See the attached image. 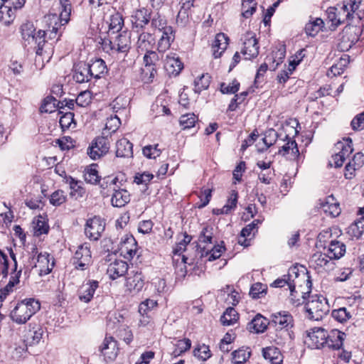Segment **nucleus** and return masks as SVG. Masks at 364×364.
I'll list each match as a JSON object with an SVG mask.
<instances>
[{
    "label": "nucleus",
    "instance_id": "obj_5",
    "mask_svg": "<svg viewBox=\"0 0 364 364\" xmlns=\"http://www.w3.org/2000/svg\"><path fill=\"white\" fill-rule=\"evenodd\" d=\"M104 48L109 49L113 53L127 54L131 48L130 33L124 31L109 40L104 41Z\"/></svg>",
    "mask_w": 364,
    "mask_h": 364
},
{
    "label": "nucleus",
    "instance_id": "obj_4",
    "mask_svg": "<svg viewBox=\"0 0 364 364\" xmlns=\"http://www.w3.org/2000/svg\"><path fill=\"white\" fill-rule=\"evenodd\" d=\"M59 11L60 14L58 16L55 14H49L46 18L50 24L52 26V30L50 31V37L52 38L53 33H57L58 28L61 26L65 25L70 21V16L72 11V5L69 0H60Z\"/></svg>",
    "mask_w": 364,
    "mask_h": 364
},
{
    "label": "nucleus",
    "instance_id": "obj_12",
    "mask_svg": "<svg viewBox=\"0 0 364 364\" xmlns=\"http://www.w3.org/2000/svg\"><path fill=\"white\" fill-rule=\"evenodd\" d=\"M328 333L323 328H317L308 333V344L313 348H321L326 346Z\"/></svg>",
    "mask_w": 364,
    "mask_h": 364
},
{
    "label": "nucleus",
    "instance_id": "obj_31",
    "mask_svg": "<svg viewBox=\"0 0 364 364\" xmlns=\"http://www.w3.org/2000/svg\"><path fill=\"white\" fill-rule=\"evenodd\" d=\"M107 23L109 26L108 35L110 36L122 30L124 26V19L119 12L114 11V14L110 15Z\"/></svg>",
    "mask_w": 364,
    "mask_h": 364
},
{
    "label": "nucleus",
    "instance_id": "obj_53",
    "mask_svg": "<svg viewBox=\"0 0 364 364\" xmlns=\"http://www.w3.org/2000/svg\"><path fill=\"white\" fill-rule=\"evenodd\" d=\"M191 346V341L188 338H184L181 340H178L176 345L175 349L173 351L172 354L176 357L181 355L183 353L189 350Z\"/></svg>",
    "mask_w": 364,
    "mask_h": 364
},
{
    "label": "nucleus",
    "instance_id": "obj_29",
    "mask_svg": "<svg viewBox=\"0 0 364 364\" xmlns=\"http://www.w3.org/2000/svg\"><path fill=\"white\" fill-rule=\"evenodd\" d=\"M29 327L30 328L24 336L25 341L29 345L38 344L43 338L44 329L38 325H34L32 327L30 325Z\"/></svg>",
    "mask_w": 364,
    "mask_h": 364
},
{
    "label": "nucleus",
    "instance_id": "obj_8",
    "mask_svg": "<svg viewBox=\"0 0 364 364\" xmlns=\"http://www.w3.org/2000/svg\"><path fill=\"white\" fill-rule=\"evenodd\" d=\"M105 228V223L99 216H95L87 220L85 226V233L92 240H97Z\"/></svg>",
    "mask_w": 364,
    "mask_h": 364
},
{
    "label": "nucleus",
    "instance_id": "obj_28",
    "mask_svg": "<svg viewBox=\"0 0 364 364\" xmlns=\"http://www.w3.org/2000/svg\"><path fill=\"white\" fill-rule=\"evenodd\" d=\"M116 156L129 158L133 156V144L127 139L122 138L116 143Z\"/></svg>",
    "mask_w": 364,
    "mask_h": 364
},
{
    "label": "nucleus",
    "instance_id": "obj_21",
    "mask_svg": "<svg viewBox=\"0 0 364 364\" xmlns=\"http://www.w3.org/2000/svg\"><path fill=\"white\" fill-rule=\"evenodd\" d=\"M144 284V278L141 272H136L127 278L126 286L130 292H139Z\"/></svg>",
    "mask_w": 364,
    "mask_h": 364
},
{
    "label": "nucleus",
    "instance_id": "obj_64",
    "mask_svg": "<svg viewBox=\"0 0 364 364\" xmlns=\"http://www.w3.org/2000/svg\"><path fill=\"white\" fill-rule=\"evenodd\" d=\"M193 353L196 357L203 361L208 360L211 356L209 347L205 344L199 346L198 348H195Z\"/></svg>",
    "mask_w": 364,
    "mask_h": 364
},
{
    "label": "nucleus",
    "instance_id": "obj_33",
    "mask_svg": "<svg viewBox=\"0 0 364 364\" xmlns=\"http://www.w3.org/2000/svg\"><path fill=\"white\" fill-rule=\"evenodd\" d=\"M262 355L264 359L269 360L272 364H281L282 363L283 356L280 350L273 346L263 348Z\"/></svg>",
    "mask_w": 364,
    "mask_h": 364
},
{
    "label": "nucleus",
    "instance_id": "obj_34",
    "mask_svg": "<svg viewBox=\"0 0 364 364\" xmlns=\"http://www.w3.org/2000/svg\"><path fill=\"white\" fill-rule=\"evenodd\" d=\"M269 323L267 319L258 314L255 318L248 323V328L250 331L255 333H263L267 328Z\"/></svg>",
    "mask_w": 364,
    "mask_h": 364
},
{
    "label": "nucleus",
    "instance_id": "obj_20",
    "mask_svg": "<svg viewBox=\"0 0 364 364\" xmlns=\"http://www.w3.org/2000/svg\"><path fill=\"white\" fill-rule=\"evenodd\" d=\"M346 336L345 333L338 329H332L330 333H328L326 346L333 350H338L343 346Z\"/></svg>",
    "mask_w": 364,
    "mask_h": 364
},
{
    "label": "nucleus",
    "instance_id": "obj_43",
    "mask_svg": "<svg viewBox=\"0 0 364 364\" xmlns=\"http://www.w3.org/2000/svg\"><path fill=\"white\" fill-rule=\"evenodd\" d=\"M156 75V66H144L141 68V79L144 83L149 84L153 82Z\"/></svg>",
    "mask_w": 364,
    "mask_h": 364
},
{
    "label": "nucleus",
    "instance_id": "obj_55",
    "mask_svg": "<svg viewBox=\"0 0 364 364\" xmlns=\"http://www.w3.org/2000/svg\"><path fill=\"white\" fill-rule=\"evenodd\" d=\"M98 183H100L101 188L103 190L107 189L108 191H113V190L116 188H119V186L117 185V177H112L109 176L105 177L102 181L100 180V182Z\"/></svg>",
    "mask_w": 364,
    "mask_h": 364
},
{
    "label": "nucleus",
    "instance_id": "obj_2",
    "mask_svg": "<svg viewBox=\"0 0 364 364\" xmlns=\"http://www.w3.org/2000/svg\"><path fill=\"white\" fill-rule=\"evenodd\" d=\"M299 276V274L298 272V269L296 267H292L289 269L287 274L284 275L282 278H279L276 279L271 284V286L274 287H283L286 284H287L291 291L290 299L291 301V303L296 306L301 304L306 299V294L304 292H301V294H302L301 299L296 298V296L295 294L297 293V291L295 290L297 284L295 279L298 278Z\"/></svg>",
    "mask_w": 364,
    "mask_h": 364
},
{
    "label": "nucleus",
    "instance_id": "obj_10",
    "mask_svg": "<svg viewBox=\"0 0 364 364\" xmlns=\"http://www.w3.org/2000/svg\"><path fill=\"white\" fill-rule=\"evenodd\" d=\"M272 322L281 328V334L290 336L289 328L293 326L294 319L288 311H280L272 315Z\"/></svg>",
    "mask_w": 364,
    "mask_h": 364
},
{
    "label": "nucleus",
    "instance_id": "obj_7",
    "mask_svg": "<svg viewBox=\"0 0 364 364\" xmlns=\"http://www.w3.org/2000/svg\"><path fill=\"white\" fill-rule=\"evenodd\" d=\"M91 252L90 245L84 243L77 247L73 257V264L78 270H85L91 263Z\"/></svg>",
    "mask_w": 364,
    "mask_h": 364
},
{
    "label": "nucleus",
    "instance_id": "obj_47",
    "mask_svg": "<svg viewBox=\"0 0 364 364\" xmlns=\"http://www.w3.org/2000/svg\"><path fill=\"white\" fill-rule=\"evenodd\" d=\"M361 1L362 0H345L343 1L342 5L343 6V8L353 14V17L354 18L357 17L358 19L361 20L363 16L356 12L361 4Z\"/></svg>",
    "mask_w": 364,
    "mask_h": 364
},
{
    "label": "nucleus",
    "instance_id": "obj_37",
    "mask_svg": "<svg viewBox=\"0 0 364 364\" xmlns=\"http://www.w3.org/2000/svg\"><path fill=\"white\" fill-rule=\"evenodd\" d=\"M328 254L322 252L314 253L310 259V267L319 269L326 267L329 262Z\"/></svg>",
    "mask_w": 364,
    "mask_h": 364
},
{
    "label": "nucleus",
    "instance_id": "obj_54",
    "mask_svg": "<svg viewBox=\"0 0 364 364\" xmlns=\"http://www.w3.org/2000/svg\"><path fill=\"white\" fill-rule=\"evenodd\" d=\"M235 364H243L250 357L251 353L247 349H238L232 353Z\"/></svg>",
    "mask_w": 364,
    "mask_h": 364
},
{
    "label": "nucleus",
    "instance_id": "obj_3",
    "mask_svg": "<svg viewBox=\"0 0 364 364\" xmlns=\"http://www.w3.org/2000/svg\"><path fill=\"white\" fill-rule=\"evenodd\" d=\"M307 317L314 321H320L328 314L330 306L327 299L321 295L311 296L305 305Z\"/></svg>",
    "mask_w": 364,
    "mask_h": 364
},
{
    "label": "nucleus",
    "instance_id": "obj_42",
    "mask_svg": "<svg viewBox=\"0 0 364 364\" xmlns=\"http://www.w3.org/2000/svg\"><path fill=\"white\" fill-rule=\"evenodd\" d=\"M210 82V76L206 74H202L194 81V91L200 93L203 90L208 88Z\"/></svg>",
    "mask_w": 364,
    "mask_h": 364
},
{
    "label": "nucleus",
    "instance_id": "obj_25",
    "mask_svg": "<svg viewBox=\"0 0 364 364\" xmlns=\"http://www.w3.org/2000/svg\"><path fill=\"white\" fill-rule=\"evenodd\" d=\"M346 252V245L344 243L336 240H332L328 247L326 253L328 254V259H338L344 255Z\"/></svg>",
    "mask_w": 364,
    "mask_h": 364
},
{
    "label": "nucleus",
    "instance_id": "obj_16",
    "mask_svg": "<svg viewBox=\"0 0 364 364\" xmlns=\"http://www.w3.org/2000/svg\"><path fill=\"white\" fill-rule=\"evenodd\" d=\"M34 267L39 268L40 275H46L52 271L54 267V261L48 253L41 252L38 255L37 262L35 263Z\"/></svg>",
    "mask_w": 364,
    "mask_h": 364
},
{
    "label": "nucleus",
    "instance_id": "obj_35",
    "mask_svg": "<svg viewBox=\"0 0 364 364\" xmlns=\"http://www.w3.org/2000/svg\"><path fill=\"white\" fill-rule=\"evenodd\" d=\"M181 4V9L176 17V22L178 24L184 26L188 22L189 10L193 6L191 1H180Z\"/></svg>",
    "mask_w": 364,
    "mask_h": 364
},
{
    "label": "nucleus",
    "instance_id": "obj_23",
    "mask_svg": "<svg viewBox=\"0 0 364 364\" xmlns=\"http://www.w3.org/2000/svg\"><path fill=\"white\" fill-rule=\"evenodd\" d=\"M87 65L91 78L100 79L107 71L105 62L101 58L91 60V63Z\"/></svg>",
    "mask_w": 364,
    "mask_h": 364
},
{
    "label": "nucleus",
    "instance_id": "obj_60",
    "mask_svg": "<svg viewBox=\"0 0 364 364\" xmlns=\"http://www.w3.org/2000/svg\"><path fill=\"white\" fill-rule=\"evenodd\" d=\"M151 25L159 31L167 27V21L165 17L159 13L156 14L152 18L151 17Z\"/></svg>",
    "mask_w": 364,
    "mask_h": 364
},
{
    "label": "nucleus",
    "instance_id": "obj_30",
    "mask_svg": "<svg viewBox=\"0 0 364 364\" xmlns=\"http://www.w3.org/2000/svg\"><path fill=\"white\" fill-rule=\"evenodd\" d=\"M73 80L78 83L90 81L92 78L90 75L87 63L80 62L75 66Z\"/></svg>",
    "mask_w": 364,
    "mask_h": 364
},
{
    "label": "nucleus",
    "instance_id": "obj_46",
    "mask_svg": "<svg viewBox=\"0 0 364 364\" xmlns=\"http://www.w3.org/2000/svg\"><path fill=\"white\" fill-rule=\"evenodd\" d=\"M323 26V20L321 18H317L315 21L306 24V33L310 36H315L321 30Z\"/></svg>",
    "mask_w": 364,
    "mask_h": 364
},
{
    "label": "nucleus",
    "instance_id": "obj_13",
    "mask_svg": "<svg viewBox=\"0 0 364 364\" xmlns=\"http://www.w3.org/2000/svg\"><path fill=\"white\" fill-rule=\"evenodd\" d=\"M151 20V15L145 9H138L135 11L131 16V21L132 23V29L136 32L142 31L146 25Z\"/></svg>",
    "mask_w": 364,
    "mask_h": 364
},
{
    "label": "nucleus",
    "instance_id": "obj_50",
    "mask_svg": "<svg viewBox=\"0 0 364 364\" xmlns=\"http://www.w3.org/2000/svg\"><path fill=\"white\" fill-rule=\"evenodd\" d=\"M267 287L260 282L255 283L252 285L250 290V296L252 299H259L264 296L267 294Z\"/></svg>",
    "mask_w": 364,
    "mask_h": 364
},
{
    "label": "nucleus",
    "instance_id": "obj_22",
    "mask_svg": "<svg viewBox=\"0 0 364 364\" xmlns=\"http://www.w3.org/2000/svg\"><path fill=\"white\" fill-rule=\"evenodd\" d=\"M164 68L169 75L177 76L183 68V64L178 57L168 55L164 62Z\"/></svg>",
    "mask_w": 364,
    "mask_h": 364
},
{
    "label": "nucleus",
    "instance_id": "obj_18",
    "mask_svg": "<svg viewBox=\"0 0 364 364\" xmlns=\"http://www.w3.org/2000/svg\"><path fill=\"white\" fill-rule=\"evenodd\" d=\"M128 264L122 259H116L110 263L107 268V274L112 279H116L125 275L128 271Z\"/></svg>",
    "mask_w": 364,
    "mask_h": 364
},
{
    "label": "nucleus",
    "instance_id": "obj_38",
    "mask_svg": "<svg viewBox=\"0 0 364 364\" xmlns=\"http://www.w3.org/2000/svg\"><path fill=\"white\" fill-rule=\"evenodd\" d=\"M364 164V154L361 152L356 153L351 161L346 165V171L353 175V172L360 168Z\"/></svg>",
    "mask_w": 364,
    "mask_h": 364
},
{
    "label": "nucleus",
    "instance_id": "obj_19",
    "mask_svg": "<svg viewBox=\"0 0 364 364\" xmlns=\"http://www.w3.org/2000/svg\"><path fill=\"white\" fill-rule=\"evenodd\" d=\"M228 37L223 33H218L212 43V53L215 58H220L227 49Z\"/></svg>",
    "mask_w": 364,
    "mask_h": 364
},
{
    "label": "nucleus",
    "instance_id": "obj_6",
    "mask_svg": "<svg viewBox=\"0 0 364 364\" xmlns=\"http://www.w3.org/2000/svg\"><path fill=\"white\" fill-rule=\"evenodd\" d=\"M110 148V142L106 136H97L91 143L87 149V155L93 160L100 159L108 153Z\"/></svg>",
    "mask_w": 364,
    "mask_h": 364
},
{
    "label": "nucleus",
    "instance_id": "obj_40",
    "mask_svg": "<svg viewBox=\"0 0 364 364\" xmlns=\"http://www.w3.org/2000/svg\"><path fill=\"white\" fill-rule=\"evenodd\" d=\"M35 31L36 28L31 22L25 23L21 26L22 38L24 41H28V43L34 41V38L36 36Z\"/></svg>",
    "mask_w": 364,
    "mask_h": 364
},
{
    "label": "nucleus",
    "instance_id": "obj_32",
    "mask_svg": "<svg viewBox=\"0 0 364 364\" xmlns=\"http://www.w3.org/2000/svg\"><path fill=\"white\" fill-rule=\"evenodd\" d=\"M136 45L141 50H150L155 45V38L150 33L141 32L138 36Z\"/></svg>",
    "mask_w": 364,
    "mask_h": 364
},
{
    "label": "nucleus",
    "instance_id": "obj_49",
    "mask_svg": "<svg viewBox=\"0 0 364 364\" xmlns=\"http://www.w3.org/2000/svg\"><path fill=\"white\" fill-rule=\"evenodd\" d=\"M277 136V133L274 129H270L266 131L264 133V136L262 139V141L265 145V148L259 149L258 151L259 152H262L267 150L276 142Z\"/></svg>",
    "mask_w": 364,
    "mask_h": 364
},
{
    "label": "nucleus",
    "instance_id": "obj_11",
    "mask_svg": "<svg viewBox=\"0 0 364 364\" xmlns=\"http://www.w3.org/2000/svg\"><path fill=\"white\" fill-rule=\"evenodd\" d=\"M213 228L211 226H205L200 232L197 244V251L200 253V257L208 256L209 248L207 245L213 242Z\"/></svg>",
    "mask_w": 364,
    "mask_h": 364
},
{
    "label": "nucleus",
    "instance_id": "obj_51",
    "mask_svg": "<svg viewBox=\"0 0 364 364\" xmlns=\"http://www.w3.org/2000/svg\"><path fill=\"white\" fill-rule=\"evenodd\" d=\"M58 100L53 96H48L43 100L41 106L40 110L41 112L52 113L58 108Z\"/></svg>",
    "mask_w": 364,
    "mask_h": 364
},
{
    "label": "nucleus",
    "instance_id": "obj_15",
    "mask_svg": "<svg viewBox=\"0 0 364 364\" xmlns=\"http://www.w3.org/2000/svg\"><path fill=\"white\" fill-rule=\"evenodd\" d=\"M98 287L99 282L97 280H88L79 290V299L85 303L90 302Z\"/></svg>",
    "mask_w": 364,
    "mask_h": 364
},
{
    "label": "nucleus",
    "instance_id": "obj_24",
    "mask_svg": "<svg viewBox=\"0 0 364 364\" xmlns=\"http://www.w3.org/2000/svg\"><path fill=\"white\" fill-rule=\"evenodd\" d=\"M111 203L114 207L121 208L124 206L130 201V195L129 192L123 188H116L113 190Z\"/></svg>",
    "mask_w": 364,
    "mask_h": 364
},
{
    "label": "nucleus",
    "instance_id": "obj_62",
    "mask_svg": "<svg viewBox=\"0 0 364 364\" xmlns=\"http://www.w3.org/2000/svg\"><path fill=\"white\" fill-rule=\"evenodd\" d=\"M159 144L147 145L142 149V153L144 156L148 159H156L161 154V150L158 148Z\"/></svg>",
    "mask_w": 364,
    "mask_h": 364
},
{
    "label": "nucleus",
    "instance_id": "obj_56",
    "mask_svg": "<svg viewBox=\"0 0 364 364\" xmlns=\"http://www.w3.org/2000/svg\"><path fill=\"white\" fill-rule=\"evenodd\" d=\"M331 315L333 318L341 323H344L351 318L350 313L345 307L333 310Z\"/></svg>",
    "mask_w": 364,
    "mask_h": 364
},
{
    "label": "nucleus",
    "instance_id": "obj_61",
    "mask_svg": "<svg viewBox=\"0 0 364 364\" xmlns=\"http://www.w3.org/2000/svg\"><path fill=\"white\" fill-rule=\"evenodd\" d=\"M145 51L146 53L143 58L144 66H156V63L159 60L158 53L151 50Z\"/></svg>",
    "mask_w": 364,
    "mask_h": 364
},
{
    "label": "nucleus",
    "instance_id": "obj_17",
    "mask_svg": "<svg viewBox=\"0 0 364 364\" xmlns=\"http://www.w3.org/2000/svg\"><path fill=\"white\" fill-rule=\"evenodd\" d=\"M162 35L158 41V50L164 53L167 50L175 39V31L171 26L165 27L162 31Z\"/></svg>",
    "mask_w": 364,
    "mask_h": 364
},
{
    "label": "nucleus",
    "instance_id": "obj_27",
    "mask_svg": "<svg viewBox=\"0 0 364 364\" xmlns=\"http://www.w3.org/2000/svg\"><path fill=\"white\" fill-rule=\"evenodd\" d=\"M321 208L326 213L333 217H336L341 213L340 205L332 195L326 197L324 201L321 203Z\"/></svg>",
    "mask_w": 364,
    "mask_h": 364
},
{
    "label": "nucleus",
    "instance_id": "obj_9",
    "mask_svg": "<svg viewBox=\"0 0 364 364\" xmlns=\"http://www.w3.org/2000/svg\"><path fill=\"white\" fill-rule=\"evenodd\" d=\"M241 53L245 59L252 60L257 57L259 47L255 36L251 32H247L244 35Z\"/></svg>",
    "mask_w": 364,
    "mask_h": 364
},
{
    "label": "nucleus",
    "instance_id": "obj_41",
    "mask_svg": "<svg viewBox=\"0 0 364 364\" xmlns=\"http://www.w3.org/2000/svg\"><path fill=\"white\" fill-rule=\"evenodd\" d=\"M337 11V19L336 23H338L339 25L344 23L345 22H348L350 23V21H353L354 18L353 17V14L350 13V11H348V10L343 8V6L342 4L337 5L336 7H335Z\"/></svg>",
    "mask_w": 364,
    "mask_h": 364
},
{
    "label": "nucleus",
    "instance_id": "obj_44",
    "mask_svg": "<svg viewBox=\"0 0 364 364\" xmlns=\"http://www.w3.org/2000/svg\"><path fill=\"white\" fill-rule=\"evenodd\" d=\"M349 63L348 58L346 56L345 58H341L339 61L332 65L328 72V76H336L340 75L342 74L344 71L345 68L347 66V65Z\"/></svg>",
    "mask_w": 364,
    "mask_h": 364
},
{
    "label": "nucleus",
    "instance_id": "obj_57",
    "mask_svg": "<svg viewBox=\"0 0 364 364\" xmlns=\"http://www.w3.org/2000/svg\"><path fill=\"white\" fill-rule=\"evenodd\" d=\"M67 196L62 190L54 191L50 196V203L54 206H60L66 201Z\"/></svg>",
    "mask_w": 364,
    "mask_h": 364
},
{
    "label": "nucleus",
    "instance_id": "obj_45",
    "mask_svg": "<svg viewBox=\"0 0 364 364\" xmlns=\"http://www.w3.org/2000/svg\"><path fill=\"white\" fill-rule=\"evenodd\" d=\"M96 164H92L85 171L84 178L87 183L90 184H97L100 182V176L96 168Z\"/></svg>",
    "mask_w": 364,
    "mask_h": 364
},
{
    "label": "nucleus",
    "instance_id": "obj_14",
    "mask_svg": "<svg viewBox=\"0 0 364 364\" xmlns=\"http://www.w3.org/2000/svg\"><path fill=\"white\" fill-rule=\"evenodd\" d=\"M100 351L109 360H114L119 353L117 341L112 336H106L100 346Z\"/></svg>",
    "mask_w": 364,
    "mask_h": 364
},
{
    "label": "nucleus",
    "instance_id": "obj_52",
    "mask_svg": "<svg viewBox=\"0 0 364 364\" xmlns=\"http://www.w3.org/2000/svg\"><path fill=\"white\" fill-rule=\"evenodd\" d=\"M69 186L71 189L70 195L76 199L81 198L85 193L84 188L80 185V182L70 178L69 180Z\"/></svg>",
    "mask_w": 364,
    "mask_h": 364
},
{
    "label": "nucleus",
    "instance_id": "obj_26",
    "mask_svg": "<svg viewBox=\"0 0 364 364\" xmlns=\"http://www.w3.org/2000/svg\"><path fill=\"white\" fill-rule=\"evenodd\" d=\"M52 30V26L49 23L48 29L47 31L39 30L36 33V36L34 38L35 43L37 45L36 48V54L38 55H42L44 51V47L46 45V36L48 35V38L52 39L54 38L57 33H53L51 35L52 38L50 37V33Z\"/></svg>",
    "mask_w": 364,
    "mask_h": 364
},
{
    "label": "nucleus",
    "instance_id": "obj_39",
    "mask_svg": "<svg viewBox=\"0 0 364 364\" xmlns=\"http://www.w3.org/2000/svg\"><path fill=\"white\" fill-rule=\"evenodd\" d=\"M239 315L232 307H228L220 317L223 326H230L237 322Z\"/></svg>",
    "mask_w": 364,
    "mask_h": 364
},
{
    "label": "nucleus",
    "instance_id": "obj_59",
    "mask_svg": "<svg viewBox=\"0 0 364 364\" xmlns=\"http://www.w3.org/2000/svg\"><path fill=\"white\" fill-rule=\"evenodd\" d=\"M197 121V117L193 113L183 114L180 117V124L183 129L193 127Z\"/></svg>",
    "mask_w": 364,
    "mask_h": 364
},
{
    "label": "nucleus",
    "instance_id": "obj_63",
    "mask_svg": "<svg viewBox=\"0 0 364 364\" xmlns=\"http://www.w3.org/2000/svg\"><path fill=\"white\" fill-rule=\"evenodd\" d=\"M240 88V82L237 80H234L231 83L226 84L225 82L220 85V91L223 94H235Z\"/></svg>",
    "mask_w": 364,
    "mask_h": 364
},
{
    "label": "nucleus",
    "instance_id": "obj_58",
    "mask_svg": "<svg viewBox=\"0 0 364 364\" xmlns=\"http://www.w3.org/2000/svg\"><path fill=\"white\" fill-rule=\"evenodd\" d=\"M257 3L255 0H243L242 3V16L249 18L256 11Z\"/></svg>",
    "mask_w": 364,
    "mask_h": 364
},
{
    "label": "nucleus",
    "instance_id": "obj_36",
    "mask_svg": "<svg viewBox=\"0 0 364 364\" xmlns=\"http://www.w3.org/2000/svg\"><path fill=\"white\" fill-rule=\"evenodd\" d=\"M286 138L288 139V141L286 144L282 146V148L279 150L278 154L284 156L289 154L291 151V154L292 156L291 159H296L299 156L297 144L294 140H291L288 136H286Z\"/></svg>",
    "mask_w": 364,
    "mask_h": 364
},
{
    "label": "nucleus",
    "instance_id": "obj_48",
    "mask_svg": "<svg viewBox=\"0 0 364 364\" xmlns=\"http://www.w3.org/2000/svg\"><path fill=\"white\" fill-rule=\"evenodd\" d=\"M337 149H340L338 154L347 159L353 152L352 140L350 138L344 139L343 141H339L336 144Z\"/></svg>",
    "mask_w": 364,
    "mask_h": 364
},
{
    "label": "nucleus",
    "instance_id": "obj_1",
    "mask_svg": "<svg viewBox=\"0 0 364 364\" xmlns=\"http://www.w3.org/2000/svg\"><path fill=\"white\" fill-rule=\"evenodd\" d=\"M40 309L41 304L38 300L33 298L25 299L17 303L10 313V318L18 324H23Z\"/></svg>",
    "mask_w": 364,
    "mask_h": 364
}]
</instances>
